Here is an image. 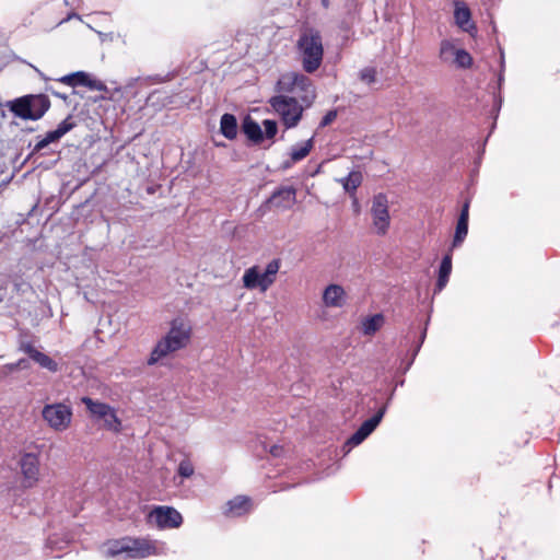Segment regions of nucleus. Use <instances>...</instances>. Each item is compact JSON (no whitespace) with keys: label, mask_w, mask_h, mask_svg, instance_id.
<instances>
[{"label":"nucleus","mask_w":560,"mask_h":560,"mask_svg":"<svg viewBox=\"0 0 560 560\" xmlns=\"http://www.w3.org/2000/svg\"><path fill=\"white\" fill-rule=\"evenodd\" d=\"M469 205H470L469 200H466L464 202L457 222H459V223H467L468 224Z\"/></svg>","instance_id":"f704fd0d"},{"label":"nucleus","mask_w":560,"mask_h":560,"mask_svg":"<svg viewBox=\"0 0 560 560\" xmlns=\"http://www.w3.org/2000/svg\"><path fill=\"white\" fill-rule=\"evenodd\" d=\"M386 409L387 405L382 406L373 417L365 420L359 427V429L347 440L346 445L358 446L361 444L381 423Z\"/></svg>","instance_id":"ddd939ff"},{"label":"nucleus","mask_w":560,"mask_h":560,"mask_svg":"<svg viewBox=\"0 0 560 560\" xmlns=\"http://www.w3.org/2000/svg\"><path fill=\"white\" fill-rule=\"evenodd\" d=\"M362 174L359 171H352L348 174V176L339 179L340 184L342 185L346 192L349 194V196L354 197L355 191L358 187L362 183Z\"/></svg>","instance_id":"5701e85b"},{"label":"nucleus","mask_w":560,"mask_h":560,"mask_svg":"<svg viewBox=\"0 0 560 560\" xmlns=\"http://www.w3.org/2000/svg\"><path fill=\"white\" fill-rule=\"evenodd\" d=\"M298 49L301 54L305 72H315L320 67L324 56L320 33L315 28H306L303 31L298 40Z\"/></svg>","instance_id":"f257e3e1"},{"label":"nucleus","mask_w":560,"mask_h":560,"mask_svg":"<svg viewBox=\"0 0 560 560\" xmlns=\"http://www.w3.org/2000/svg\"><path fill=\"white\" fill-rule=\"evenodd\" d=\"M280 265V259L276 258L268 262L264 272H260L258 266L246 269L242 278L243 287L247 290L267 291L276 281Z\"/></svg>","instance_id":"423d86ee"},{"label":"nucleus","mask_w":560,"mask_h":560,"mask_svg":"<svg viewBox=\"0 0 560 560\" xmlns=\"http://www.w3.org/2000/svg\"><path fill=\"white\" fill-rule=\"evenodd\" d=\"M282 451H283V448H282L281 446L273 445V446H271V448H270V454H271L272 456H275V457H279V456H281Z\"/></svg>","instance_id":"4c0bfd02"},{"label":"nucleus","mask_w":560,"mask_h":560,"mask_svg":"<svg viewBox=\"0 0 560 560\" xmlns=\"http://www.w3.org/2000/svg\"><path fill=\"white\" fill-rule=\"evenodd\" d=\"M271 107L280 115L287 128L295 127L302 118L304 104L299 103L295 97L288 95H276L269 101Z\"/></svg>","instance_id":"0eeeda50"},{"label":"nucleus","mask_w":560,"mask_h":560,"mask_svg":"<svg viewBox=\"0 0 560 560\" xmlns=\"http://www.w3.org/2000/svg\"><path fill=\"white\" fill-rule=\"evenodd\" d=\"M148 523L159 528H176L183 523L182 514L172 506H155L148 514Z\"/></svg>","instance_id":"9b49d317"},{"label":"nucleus","mask_w":560,"mask_h":560,"mask_svg":"<svg viewBox=\"0 0 560 560\" xmlns=\"http://www.w3.org/2000/svg\"><path fill=\"white\" fill-rule=\"evenodd\" d=\"M81 401L85 405L93 419L103 421L104 429L113 432L120 431L121 421L117 417L113 407H110L108 404L93 400L88 396L82 397Z\"/></svg>","instance_id":"6e6552de"},{"label":"nucleus","mask_w":560,"mask_h":560,"mask_svg":"<svg viewBox=\"0 0 560 560\" xmlns=\"http://www.w3.org/2000/svg\"><path fill=\"white\" fill-rule=\"evenodd\" d=\"M320 3L325 9H328L330 5V0H320Z\"/></svg>","instance_id":"a19ab883"},{"label":"nucleus","mask_w":560,"mask_h":560,"mask_svg":"<svg viewBox=\"0 0 560 560\" xmlns=\"http://www.w3.org/2000/svg\"><path fill=\"white\" fill-rule=\"evenodd\" d=\"M457 68L460 69H468L472 65V57L471 55L462 48H458V51L456 54V57L454 58L453 62Z\"/></svg>","instance_id":"cd10ccee"},{"label":"nucleus","mask_w":560,"mask_h":560,"mask_svg":"<svg viewBox=\"0 0 560 560\" xmlns=\"http://www.w3.org/2000/svg\"><path fill=\"white\" fill-rule=\"evenodd\" d=\"M242 131L254 144H260L264 141V132L260 125L247 115L242 122Z\"/></svg>","instance_id":"a211bd4d"},{"label":"nucleus","mask_w":560,"mask_h":560,"mask_svg":"<svg viewBox=\"0 0 560 560\" xmlns=\"http://www.w3.org/2000/svg\"><path fill=\"white\" fill-rule=\"evenodd\" d=\"M155 553V545L144 539L116 540L105 551L108 558L124 556V559H142Z\"/></svg>","instance_id":"39448f33"},{"label":"nucleus","mask_w":560,"mask_h":560,"mask_svg":"<svg viewBox=\"0 0 560 560\" xmlns=\"http://www.w3.org/2000/svg\"><path fill=\"white\" fill-rule=\"evenodd\" d=\"M9 110L24 120H38L50 108V100L45 94H27L8 103Z\"/></svg>","instance_id":"7ed1b4c3"},{"label":"nucleus","mask_w":560,"mask_h":560,"mask_svg":"<svg viewBox=\"0 0 560 560\" xmlns=\"http://www.w3.org/2000/svg\"><path fill=\"white\" fill-rule=\"evenodd\" d=\"M450 252L442 258L439 276L435 284V291H442L448 282L450 275L452 272V254Z\"/></svg>","instance_id":"412c9836"},{"label":"nucleus","mask_w":560,"mask_h":560,"mask_svg":"<svg viewBox=\"0 0 560 560\" xmlns=\"http://www.w3.org/2000/svg\"><path fill=\"white\" fill-rule=\"evenodd\" d=\"M384 323L382 314H375L363 322V332L368 336L375 334Z\"/></svg>","instance_id":"a878e982"},{"label":"nucleus","mask_w":560,"mask_h":560,"mask_svg":"<svg viewBox=\"0 0 560 560\" xmlns=\"http://www.w3.org/2000/svg\"><path fill=\"white\" fill-rule=\"evenodd\" d=\"M252 500L246 495H237L234 499L230 500L226 505L228 510L225 514H231L233 516H241L244 513L248 512L250 509Z\"/></svg>","instance_id":"6ab92c4d"},{"label":"nucleus","mask_w":560,"mask_h":560,"mask_svg":"<svg viewBox=\"0 0 560 560\" xmlns=\"http://www.w3.org/2000/svg\"><path fill=\"white\" fill-rule=\"evenodd\" d=\"M371 213L373 215V224L376 228L377 234H386L389 226V212L387 196L380 192L374 196Z\"/></svg>","instance_id":"f8f14e48"},{"label":"nucleus","mask_w":560,"mask_h":560,"mask_svg":"<svg viewBox=\"0 0 560 560\" xmlns=\"http://www.w3.org/2000/svg\"><path fill=\"white\" fill-rule=\"evenodd\" d=\"M313 145H314V137L310 138L307 141H305L301 145L292 147L291 153H290L291 161L293 163H295V162H299V161L305 159L308 155V153L311 152V150L313 149Z\"/></svg>","instance_id":"b1692460"},{"label":"nucleus","mask_w":560,"mask_h":560,"mask_svg":"<svg viewBox=\"0 0 560 560\" xmlns=\"http://www.w3.org/2000/svg\"><path fill=\"white\" fill-rule=\"evenodd\" d=\"M425 332H427V331H425V329H424V330L422 331V334H421L420 343L418 345V347H417L416 351H418V350L420 349V346H421V343L423 342V340H424V338H425Z\"/></svg>","instance_id":"ea45409f"},{"label":"nucleus","mask_w":560,"mask_h":560,"mask_svg":"<svg viewBox=\"0 0 560 560\" xmlns=\"http://www.w3.org/2000/svg\"><path fill=\"white\" fill-rule=\"evenodd\" d=\"M353 205H354V207H358V200L357 199H354Z\"/></svg>","instance_id":"c03bdc74"},{"label":"nucleus","mask_w":560,"mask_h":560,"mask_svg":"<svg viewBox=\"0 0 560 560\" xmlns=\"http://www.w3.org/2000/svg\"><path fill=\"white\" fill-rule=\"evenodd\" d=\"M296 201V189L292 186H284L276 189L266 200L269 208L290 209Z\"/></svg>","instance_id":"2eb2a0df"},{"label":"nucleus","mask_w":560,"mask_h":560,"mask_svg":"<svg viewBox=\"0 0 560 560\" xmlns=\"http://www.w3.org/2000/svg\"><path fill=\"white\" fill-rule=\"evenodd\" d=\"M237 119L233 114L225 113L220 119V132L229 140L237 136Z\"/></svg>","instance_id":"4be33fe9"},{"label":"nucleus","mask_w":560,"mask_h":560,"mask_svg":"<svg viewBox=\"0 0 560 560\" xmlns=\"http://www.w3.org/2000/svg\"><path fill=\"white\" fill-rule=\"evenodd\" d=\"M40 452L32 451L21 454L18 462L22 475V486L24 488H33L39 480L40 476Z\"/></svg>","instance_id":"1a4fd4ad"},{"label":"nucleus","mask_w":560,"mask_h":560,"mask_svg":"<svg viewBox=\"0 0 560 560\" xmlns=\"http://www.w3.org/2000/svg\"><path fill=\"white\" fill-rule=\"evenodd\" d=\"M323 303L327 307H342L346 303V291L339 284H329L323 292Z\"/></svg>","instance_id":"dca6fc26"},{"label":"nucleus","mask_w":560,"mask_h":560,"mask_svg":"<svg viewBox=\"0 0 560 560\" xmlns=\"http://www.w3.org/2000/svg\"><path fill=\"white\" fill-rule=\"evenodd\" d=\"M455 4V11H454V19L458 27H460L463 31L469 32L470 30H475L476 26L474 23H470L471 20V13L469 8L462 1L456 0L454 2Z\"/></svg>","instance_id":"f3484780"},{"label":"nucleus","mask_w":560,"mask_h":560,"mask_svg":"<svg viewBox=\"0 0 560 560\" xmlns=\"http://www.w3.org/2000/svg\"><path fill=\"white\" fill-rule=\"evenodd\" d=\"M19 350L28 355L31 360L37 363L40 368L48 370L51 373H56L59 370L58 363L47 354L38 351L32 341L24 338L19 339Z\"/></svg>","instance_id":"4468645a"},{"label":"nucleus","mask_w":560,"mask_h":560,"mask_svg":"<svg viewBox=\"0 0 560 560\" xmlns=\"http://www.w3.org/2000/svg\"><path fill=\"white\" fill-rule=\"evenodd\" d=\"M27 366V360L26 359H20L15 363L9 364V369L11 371L18 370V369H25Z\"/></svg>","instance_id":"c9c22d12"},{"label":"nucleus","mask_w":560,"mask_h":560,"mask_svg":"<svg viewBox=\"0 0 560 560\" xmlns=\"http://www.w3.org/2000/svg\"><path fill=\"white\" fill-rule=\"evenodd\" d=\"M359 78L366 84H372L376 81V69L373 67H365L360 70Z\"/></svg>","instance_id":"7c9ffc66"},{"label":"nucleus","mask_w":560,"mask_h":560,"mask_svg":"<svg viewBox=\"0 0 560 560\" xmlns=\"http://www.w3.org/2000/svg\"><path fill=\"white\" fill-rule=\"evenodd\" d=\"M42 416L51 429L65 431L71 423L72 410L69 406L58 402L46 405L43 408Z\"/></svg>","instance_id":"9d476101"},{"label":"nucleus","mask_w":560,"mask_h":560,"mask_svg":"<svg viewBox=\"0 0 560 560\" xmlns=\"http://www.w3.org/2000/svg\"><path fill=\"white\" fill-rule=\"evenodd\" d=\"M189 338V330L185 327L183 322L174 319L166 336L163 337L152 350L148 364L153 365L167 354L185 348Z\"/></svg>","instance_id":"f03ea898"},{"label":"nucleus","mask_w":560,"mask_h":560,"mask_svg":"<svg viewBox=\"0 0 560 560\" xmlns=\"http://www.w3.org/2000/svg\"><path fill=\"white\" fill-rule=\"evenodd\" d=\"M77 126L73 116L68 115L66 119H63L58 127L55 129L57 133L62 138L66 133L71 131Z\"/></svg>","instance_id":"c756f323"},{"label":"nucleus","mask_w":560,"mask_h":560,"mask_svg":"<svg viewBox=\"0 0 560 560\" xmlns=\"http://www.w3.org/2000/svg\"><path fill=\"white\" fill-rule=\"evenodd\" d=\"M503 81V77L502 74L499 77V84H501V82Z\"/></svg>","instance_id":"37998d69"},{"label":"nucleus","mask_w":560,"mask_h":560,"mask_svg":"<svg viewBox=\"0 0 560 560\" xmlns=\"http://www.w3.org/2000/svg\"><path fill=\"white\" fill-rule=\"evenodd\" d=\"M336 118H337L336 109H331V110L327 112L326 115L322 118V120L319 122V127L324 128V127L329 126Z\"/></svg>","instance_id":"72a5a7b5"},{"label":"nucleus","mask_w":560,"mask_h":560,"mask_svg":"<svg viewBox=\"0 0 560 560\" xmlns=\"http://www.w3.org/2000/svg\"><path fill=\"white\" fill-rule=\"evenodd\" d=\"M73 86H86L92 91H106L104 82L92 79L89 73L84 71L74 72Z\"/></svg>","instance_id":"aec40b11"},{"label":"nucleus","mask_w":560,"mask_h":560,"mask_svg":"<svg viewBox=\"0 0 560 560\" xmlns=\"http://www.w3.org/2000/svg\"><path fill=\"white\" fill-rule=\"evenodd\" d=\"M178 474L184 478H189L194 474V466L189 460H182L178 465Z\"/></svg>","instance_id":"473e14b6"},{"label":"nucleus","mask_w":560,"mask_h":560,"mask_svg":"<svg viewBox=\"0 0 560 560\" xmlns=\"http://www.w3.org/2000/svg\"><path fill=\"white\" fill-rule=\"evenodd\" d=\"M467 233H468V224L457 222L451 250L453 248H456L462 245V243L464 242V240L467 236Z\"/></svg>","instance_id":"c85d7f7f"},{"label":"nucleus","mask_w":560,"mask_h":560,"mask_svg":"<svg viewBox=\"0 0 560 560\" xmlns=\"http://www.w3.org/2000/svg\"><path fill=\"white\" fill-rule=\"evenodd\" d=\"M58 81H59V82H61V83L68 84V85H70V86H73L74 72H73V73H70V74H67V75L61 77L60 79H58Z\"/></svg>","instance_id":"e433bc0d"},{"label":"nucleus","mask_w":560,"mask_h":560,"mask_svg":"<svg viewBox=\"0 0 560 560\" xmlns=\"http://www.w3.org/2000/svg\"><path fill=\"white\" fill-rule=\"evenodd\" d=\"M277 88L280 92L296 94L305 107H310L316 97L312 80L302 73L290 72L281 75Z\"/></svg>","instance_id":"20e7f679"},{"label":"nucleus","mask_w":560,"mask_h":560,"mask_svg":"<svg viewBox=\"0 0 560 560\" xmlns=\"http://www.w3.org/2000/svg\"><path fill=\"white\" fill-rule=\"evenodd\" d=\"M262 126L265 128V131L264 132V139H272L276 135H277V131H278V125H277V121L276 120H271V119H265L262 121Z\"/></svg>","instance_id":"2f4dec72"},{"label":"nucleus","mask_w":560,"mask_h":560,"mask_svg":"<svg viewBox=\"0 0 560 560\" xmlns=\"http://www.w3.org/2000/svg\"><path fill=\"white\" fill-rule=\"evenodd\" d=\"M60 139L61 137L57 133L56 130L48 131L44 138L38 139V141L33 148L32 153H38L50 143L58 142Z\"/></svg>","instance_id":"bb28decb"},{"label":"nucleus","mask_w":560,"mask_h":560,"mask_svg":"<svg viewBox=\"0 0 560 560\" xmlns=\"http://www.w3.org/2000/svg\"><path fill=\"white\" fill-rule=\"evenodd\" d=\"M457 51H458V48H456L455 45L451 40L444 39L441 42V45H440L439 57L445 63H448V62L453 63Z\"/></svg>","instance_id":"393cba45"},{"label":"nucleus","mask_w":560,"mask_h":560,"mask_svg":"<svg viewBox=\"0 0 560 560\" xmlns=\"http://www.w3.org/2000/svg\"><path fill=\"white\" fill-rule=\"evenodd\" d=\"M47 91H50L55 96L59 97V98H62V100H67V95L66 94H61V93H58V92H55L52 91L51 89H46Z\"/></svg>","instance_id":"58836bf2"},{"label":"nucleus","mask_w":560,"mask_h":560,"mask_svg":"<svg viewBox=\"0 0 560 560\" xmlns=\"http://www.w3.org/2000/svg\"><path fill=\"white\" fill-rule=\"evenodd\" d=\"M35 70H36V72H37V73H38L43 79L48 80V78H46V77L44 75V73H43V72H40L37 68H35Z\"/></svg>","instance_id":"79ce46f5"}]
</instances>
